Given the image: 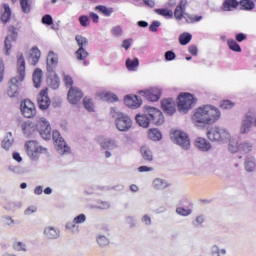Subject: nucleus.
<instances>
[{
    "mask_svg": "<svg viewBox=\"0 0 256 256\" xmlns=\"http://www.w3.org/2000/svg\"><path fill=\"white\" fill-rule=\"evenodd\" d=\"M220 119L221 110L211 104L196 108L192 116L194 125H214Z\"/></svg>",
    "mask_w": 256,
    "mask_h": 256,
    "instance_id": "1",
    "label": "nucleus"
},
{
    "mask_svg": "<svg viewBox=\"0 0 256 256\" xmlns=\"http://www.w3.org/2000/svg\"><path fill=\"white\" fill-rule=\"evenodd\" d=\"M136 122L140 127H144L145 129L149 127V125H163L165 122V118L163 117V112L159 109L151 106H147L145 108L144 114H137Z\"/></svg>",
    "mask_w": 256,
    "mask_h": 256,
    "instance_id": "2",
    "label": "nucleus"
},
{
    "mask_svg": "<svg viewBox=\"0 0 256 256\" xmlns=\"http://www.w3.org/2000/svg\"><path fill=\"white\" fill-rule=\"evenodd\" d=\"M17 74L18 76L12 78L9 83L7 95L10 97H17L19 94V83L25 79V57L21 52L17 54Z\"/></svg>",
    "mask_w": 256,
    "mask_h": 256,
    "instance_id": "3",
    "label": "nucleus"
},
{
    "mask_svg": "<svg viewBox=\"0 0 256 256\" xmlns=\"http://www.w3.org/2000/svg\"><path fill=\"white\" fill-rule=\"evenodd\" d=\"M207 137L210 141L216 143H228L231 139V133L224 127H214L207 132Z\"/></svg>",
    "mask_w": 256,
    "mask_h": 256,
    "instance_id": "4",
    "label": "nucleus"
},
{
    "mask_svg": "<svg viewBox=\"0 0 256 256\" xmlns=\"http://www.w3.org/2000/svg\"><path fill=\"white\" fill-rule=\"evenodd\" d=\"M197 100L191 93H180L178 96V110L180 113H187L189 109H193Z\"/></svg>",
    "mask_w": 256,
    "mask_h": 256,
    "instance_id": "5",
    "label": "nucleus"
},
{
    "mask_svg": "<svg viewBox=\"0 0 256 256\" xmlns=\"http://www.w3.org/2000/svg\"><path fill=\"white\" fill-rule=\"evenodd\" d=\"M171 140L176 145H179V147H181V149H183L184 151H189V149L191 148V140L189 139V135L184 131L175 130L171 134Z\"/></svg>",
    "mask_w": 256,
    "mask_h": 256,
    "instance_id": "6",
    "label": "nucleus"
},
{
    "mask_svg": "<svg viewBox=\"0 0 256 256\" xmlns=\"http://www.w3.org/2000/svg\"><path fill=\"white\" fill-rule=\"evenodd\" d=\"M75 41L79 47L78 50L75 52L76 58L78 59V61H85V59L89 57V52L85 50V47L89 45V40H87V38H85V36L83 35H76Z\"/></svg>",
    "mask_w": 256,
    "mask_h": 256,
    "instance_id": "7",
    "label": "nucleus"
},
{
    "mask_svg": "<svg viewBox=\"0 0 256 256\" xmlns=\"http://www.w3.org/2000/svg\"><path fill=\"white\" fill-rule=\"evenodd\" d=\"M25 149L28 157H30L32 161H37V159H39V155H41L43 151H47V149L39 146V143L35 140L26 142Z\"/></svg>",
    "mask_w": 256,
    "mask_h": 256,
    "instance_id": "8",
    "label": "nucleus"
},
{
    "mask_svg": "<svg viewBox=\"0 0 256 256\" xmlns=\"http://www.w3.org/2000/svg\"><path fill=\"white\" fill-rule=\"evenodd\" d=\"M52 139L55 143V148L60 155H69L71 153V148H69L63 137H61L59 131L54 130L52 132Z\"/></svg>",
    "mask_w": 256,
    "mask_h": 256,
    "instance_id": "9",
    "label": "nucleus"
},
{
    "mask_svg": "<svg viewBox=\"0 0 256 256\" xmlns=\"http://www.w3.org/2000/svg\"><path fill=\"white\" fill-rule=\"evenodd\" d=\"M38 132L45 141L51 139V124L45 118H40L37 123Z\"/></svg>",
    "mask_w": 256,
    "mask_h": 256,
    "instance_id": "10",
    "label": "nucleus"
},
{
    "mask_svg": "<svg viewBox=\"0 0 256 256\" xmlns=\"http://www.w3.org/2000/svg\"><path fill=\"white\" fill-rule=\"evenodd\" d=\"M115 127L118 131L126 133L133 127V120L127 114L115 120Z\"/></svg>",
    "mask_w": 256,
    "mask_h": 256,
    "instance_id": "11",
    "label": "nucleus"
},
{
    "mask_svg": "<svg viewBox=\"0 0 256 256\" xmlns=\"http://www.w3.org/2000/svg\"><path fill=\"white\" fill-rule=\"evenodd\" d=\"M254 121H255V114L248 112L244 116L242 123L240 125V135H247V133L251 131V128L254 125Z\"/></svg>",
    "mask_w": 256,
    "mask_h": 256,
    "instance_id": "12",
    "label": "nucleus"
},
{
    "mask_svg": "<svg viewBox=\"0 0 256 256\" xmlns=\"http://www.w3.org/2000/svg\"><path fill=\"white\" fill-rule=\"evenodd\" d=\"M21 113L27 119H31V117H35L37 114V110L35 109V104L31 102V100H24L20 105Z\"/></svg>",
    "mask_w": 256,
    "mask_h": 256,
    "instance_id": "13",
    "label": "nucleus"
},
{
    "mask_svg": "<svg viewBox=\"0 0 256 256\" xmlns=\"http://www.w3.org/2000/svg\"><path fill=\"white\" fill-rule=\"evenodd\" d=\"M139 95L145 97L147 101L155 102L161 99V89L154 87L149 90H140Z\"/></svg>",
    "mask_w": 256,
    "mask_h": 256,
    "instance_id": "14",
    "label": "nucleus"
},
{
    "mask_svg": "<svg viewBox=\"0 0 256 256\" xmlns=\"http://www.w3.org/2000/svg\"><path fill=\"white\" fill-rule=\"evenodd\" d=\"M45 239L56 241L61 237V230L55 226H46L43 230Z\"/></svg>",
    "mask_w": 256,
    "mask_h": 256,
    "instance_id": "15",
    "label": "nucleus"
},
{
    "mask_svg": "<svg viewBox=\"0 0 256 256\" xmlns=\"http://www.w3.org/2000/svg\"><path fill=\"white\" fill-rule=\"evenodd\" d=\"M83 99V92L77 87H71L68 91V101L72 105H77Z\"/></svg>",
    "mask_w": 256,
    "mask_h": 256,
    "instance_id": "16",
    "label": "nucleus"
},
{
    "mask_svg": "<svg viewBox=\"0 0 256 256\" xmlns=\"http://www.w3.org/2000/svg\"><path fill=\"white\" fill-rule=\"evenodd\" d=\"M124 103L131 109H139V107L143 105V100H141L137 95H127L124 98Z\"/></svg>",
    "mask_w": 256,
    "mask_h": 256,
    "instance_id": "17",
    "label": "nucleus"
},
{
    "mask_svg": "<svg viewBox=\"0 0 256 256\" xmlns=\"http://www.w3.org/2000/svg\"><path fill=\"white\" fill-rule=\"evenodd\" d=\"M49 105H51V99H49V96L47 95V89L41 90L38 96L39 109L46 111V109H49Z\"/></svg>",
    "mask_w": 256,
    "mask_h": 256,
    "instance_id": "18",
    "label": "nucleus"
},
{
    "mask_svg": "<svg viewBox=\"0 0 256 256\" xmlns=\"http://www.w3.org/2000/svg\"><path fill=\"white\" fill-rule=\"evenodd\" d=\"M21 129L25 137H31V135H34L35 132L38 130V127H37V124L28 120L21 124Z\"/></svg>",
    "mask_w": 256,
    "mask_h": 256,
    "instance_id": "19",
    "label": "nucleus"
},
{
    "mask_svg": "<svg viewBox=\"0 0 256 256\" xmlns=\"http://www.w3.org/2000/svg\"><path fill=\"white\" fill-rule=\"evenodd\" d=\"M59 63V57L54 52H49L47 57V71L48 73H55L57 64Z\"/></svg>",
    "mask_w": 256,
    "mask_h": 256,
    "instance_id": "20",
    "label": "nucleus"
},
{
    "mask_svg": "<svg viewBox=\"0 0 256 256\" xmlns=\"http://www.w3.org/2000/svg\"><path fill=\"white\" fill-rule=\"evenodd\" d=\"M162 109L167 115H173L176 111L173 98L164 99L161 102Z\"/></svg>",
    "mask_w": 256,
    "mask_h": 256,
    "instance_id": "21",
    "label": "nucleus"
},
{
    "mask_svg": "<svg viewBox=\"0 0 256 256\" xmlns=\"http://www.w3.org/2000/svg\"><path fill=\"white\" fill-rule=\"evenodd\" d=\"M11 32L10 35H8L5 39L4 45H5V55H10L9 50L11 49V41H17V28L12 27L9 29Z\"/></svg>",
    "mask_w": 256,
    "mask_h": 256,
    "instance_id": "22",
    "label": "nucleus"
},
{
    "mask_svg": "<svg viewBox=\"0 0 256 256\" xmlns=\"http://www.w3.org/2000/svg\"><path fill=\"white\" fill-rule=\"evenodd\" d=\"M194 145L196 148H198L199 151H202L203 153L210 151L211 149V143H209V141L203 137L196 138Z\"/></svg>",
    "mask_w": 256,
    "mask_h": 256,
    "instance_id": "23",
    "label": "nucleus"
},
{
    "mask_svg": "<svg viewBox=\"0 0 256 256\" xmlns=\"http://www.w3.org/2000/svg\"><path fill=\"white\" fill-rule=\"evenodd\" d=\"M185 9H187V0H181L174 10V17L177 21H181L183 18L185 19Z\"/></svg>",
    "mask_w": 256,
    "mask_h": 256,
    "instance_id": "24",
    "label": "nucleus"
},
{
    "mask_svg": "<svg viewBox=\"0 0 256 256\" xmlns=\"http://www.w3.org/2000/svg\"><path fill=\"white\" fill-rule=\"evenodd\" d=\"M102 149H106L107 151H113V149H117V141L111 138H103L99 141Z\"/></svg>",
    "mask_w": 256,
    "mask_h": 256,
    "instance_id": "25",
    "label": "nucleus"
},
{
    "mask_svg": "<svg viewBox=\"0 0 256 256\" xmlns=\"http://www.w3.org/2000/svg\"><path fill=\"white\" fill-rule=\"evenodd\" d=\"M152 187L156 189V191H163L169 187V182L161 178H155L152 182Z\"/></svg>",
    "mask_w": 256,
    "mask_h": 256,
    "instance_id": "26",
    "label": "nucleus"
},
{
    "mask_svg": "<svg viewBox=\"0 0 256 256\" xmlns=\"http://www.w3.org/2000/svg\"><path fill=\"white\" fill-rule=\"evenodd\" d=\"M39 59H41V51L37 47H33L29 56V63L31 65H37L39 63Z\"/></svg>",
    "mask_w": 256,
    "mask_h": 256,
    "instance_id": "27",
    "label": "nucleus"
},
{
    "mask_svg": "<svg viewBox=\"0 0 256 256\" xmlns=\"http://www.w3.org/2000/svg\"><path fill=\"white\" fill-rule=\"evenodd\" d=\"M32 79L34 87L36 89H39V87H41V81L43 79V71L40 68H36L33 73Z\"/></svg>",
    "mask_w": 256,
    "mask_h": 256,
    "instance_id": "28",
    "label": "nucleus"
},
{
    "mask_svg": "<svg viewBox=\"0 0 256 256\" xmlns=\"http://www.w3.org/2000/svg\"><path fill=\"white\" fill-rule=\"evenodd\" d=\"M239 7L237 0H225L222 4V11H235Z\"/></svg>",
    "mask_w": 256,
    "mask_h": 256,
    "instance_id": "29",
    "label": "nucleus"
},
{
    "mask_svg": "<svg viewBox=\"0 0 256 256\" xmlns=\"http://www.w3.org/2000/svg\"><path fill=\"white\" fill-rule=\"evenodd\" d=\"M256 167L255 157H247L244 161V169L247 173H253Z\"/></svg>",
    "mask_w": 256,
    "mask_h": 256,
    "instance_id": "30",
    "label": "nucleus"
},
{
    "mask_svg": "<svg viewBox=\"0 0 256 256\" xmlns=\"http://www.w3.org/2000/svg\"><path fill=\"white\" fill-rule=\"evenodd\" d=\"M227 249L219 247V245L214 244L210 247V256H226Z\"/></svg>",
    "mask_w": 256,
    "mask_h": 256,
    "instance_id": "31",
    "label": "nucleus"
},
{
    "mask_svg": "<svg viewBox=\"0 0 256 256\" xmlns=\"http://www.w3.org/2000/svg\"><path fill=\"white\" fill-rule=\"evenodd\" d=\"M2 23H9L11 20V8L9 7V4L3 5V11L0 17Z\"/></svg>",
    "mask_w": 256,
    "mask_h": 256,
    "instance_id": "32",
    "label": "nucleus"
},
{
    "mask_svg": "<svg viewBox=\"0 0 256 256\" xmlns=\"http://www.w3.org/2000/svg\"><path fill=\"white\" fill-rule=\"evenodd\" d=\"M14 141L13 134H11V132L7 133L6 137L2 140V149L9 151Z\"/></svg>",
    "mask_w": 256,
    "mask_h": 256,
    "instance_id": "33",
    "label": "nucleus"
},
{
    "mask_svg": "<svg viewBox=\"0 0 256 256\" xmlns=\"http://www.w3.org/2000/svg\"><path fill=\"white\" fill-rule=\"evenodd\" d=\"M137 67H139V58L126 59V68L128 69V71H137Z\"/></svg>",
    "mask_w": 256,
    "mask_h": 256,
    "instance_id": "34",
    "label": "nucleus"
},
{
    "mask_svg": "<svg viewBox=\"0 0 256 256\" xmlns=\"http://www.w3.org/2000/svg\"><path fill=\"white\" fill-rule=\"evenodd\" d=\"M239 5L241 6L242 11H253V9H255V2L252 0H241Z\"/></svg>",
    "mask_w": 256,
    "mask_h": 256,
    "instance_id": "35",
    "label": "nucleus"
},
{
    "mask_svg": "<svg viewBox=\"0 0 256 256\" xmlns=\"http://www.w3.org/2000/svg\"><path fill=\"white\" fill-rule=\"evenodd\" d=\"M239 151H242V153H251V151H253V143L247 140L240 143Z\"/></svg>",
    "mask_w": 256,
    "mask_h": 256,
    "instance_id": "36",
    "label": "nucleus"
},
{
    "mask_svg": "<svg viewBox=\"0 0 256 256\" xmlns=\"http://www.w3.org/2000/svg\"><path fill=\"white\" fill-rule=\"evenodd\" d=\"M141 153L145 161H153V152L151 151V148L142 146Z\"/></svg>",
    "mask_w": 256,
    "mask_h": 256,
    "instance_id": "37",
    "label": "nucleus"
},
{
    "mask_svg": "<svg viewBox=\"0 0 256 256\" xmlns=\"http://www.w3.org/2000/svg\"><path fill=\"white\" fill-rule=\"evenodd\" d=\"M191 39H193V35L189 32H184L179 36V43L180 45H189Z\"/></svg>",
    "mask_w": 256,
    "mask_h": 256,
    "instance_id": "38",
    "label": "nucleus"
},
{
    "mask_svg": "<svg viewBox=\"0 0 256 256\" xmlns=\"http://www.w3.org/2000/svg\"><path fill=\"white\" fill-rule=\"evenodd\" d=\"M228 141V150L230 151V153H237V151H239V142H237V139L231 138L230 135V139Z\"/></svg>",
    "mask_w": 256,
    "mask_h": 256,
    "instance_id": "39",
    "label": "nucleus"
},
{
    "mask_svg": "<svg viewBox=\"0 0 256 256\" xmlns=\"http://www.w3.org/2000/svg\"><path fill=\"white\" fill-rule=\"evenodd\" d=\"M184 19L186 20V23L193 24V23H199V21L203 20V16H197L192 14H184Z\"/></svg>",
    "mask_w": 256,
    "mask_h": 256,
    "instance_id": "40",
    "label": "nucleus"
},
{
    "mask_svg": "<svg viewBox=\"0 0 256 256\" xmlns=\"http://www.w3.org/2000/svg\"><path fill=\"white\" fill-rule=\"evenodd\" d=\"M148 137L152 141H161L163 136L161 135V132L158 129H150L148 131Z\"/></svg>",
    "mask_w": 256,
    "mask_h": 256,
    "instance_id": "41",
    "label": "nucleus"
},
{
    "mask_svg": "<svg viewBox=\"0 0 256 256\" xmlns=\"http://www.w3.org/2000/svg\"><path fill=\"white\" fill-rule=\"evenodd\" d=\"M227 45L231 51H234L235 53H241V45H239L237 41L233 39H228Z\"/></svg>",
    "mask_w": 256,
    "mask_h": 256,
    "instance_id": "42",
    "label": "nucleus"
},
{
    "mask_svg": "<svg viewBox=\"0 0 256 256\" xmlns=\"http://www.w3.org/2000/svg\"><path fill=\"white\" fill-rule=\"evenodd\" d=\"M95 11H99V13H102L105 17H111V13H113V8H107L103 5H98L95 7Z\"/></svg>",
    "mask_w": 256,
    "mask_h": 256,
    "instance_id": "43",
    "label": "nucleus"
},
{
    "mask_svg": "<svg viewBox=\"0 0 256 256\" xmlns=\"http://www.w3.org/2000/svg\"><path fill=\"white\" fill-rule=\"evenodd\" d=\"M47 83L51 89H59V77L57 75L49 76Z\"/></svg>",
    "mask_w": 256,
    "mask_h": 256,
    "instance_id": "44",
    "label": "nucleus"
},
{
    "mask_svg": "<svg viewBox=\"0 0 256 256\" xmlns=\"http://www.w3.org/2000/svg\"><path fill=\"white\" fill-rule=\"evenodd\" d=\"M205 223V215L200 214L198 215L193 221H192V225L193 227H195L196 229H199L201 227H203V224Z\"/></svg>",
    "mask_w": 256,
    "mask_h": 256,
    "instance_id": "45",
    "label": "nucleus"
},
{
    "mask_svg": "<svg viewBox=\"0 0 256 256\" xmlns=\"http://www.w3.org/2000/svg\"><path fill=\"white\" fill-rule=\"evenodd\" d=\"M83 105H84L85 109H87V111H89L90 113H93V111H95L93 99H91L89 97H85L83 99Z\"/></svg>",
    "mask_w": 256,
    "mask_h": 256,
    "instance_id": "46",
    "label": "nucleus"
},
{
    "mask_svg": "<svg viewBox=\"0 0 256 256\" xmlns=\"http://www.w3.org/2000/svg\"><path fill=\"white\" fill-rule=\"evenodd\" d=\"M110 33L112 37H116V38L123 37V28L121 27V25H116L111 28Z\"/></svg>",
    "mask_w": 256,
    "mask_h": 256,
    "instance_id": "47",
    "label": "nucleus"
},
{
    "mask_svg": "<svg viewBox=\"0 0 256 256\" xmlns=\"http://www.w3.org/2000/svg\"><path fill=\"white\" fill-rule=\"evenodd\" d=\"M97 243L100 247H107V245H109L110 241L107 236H105L103 234H98Z\"/></svg>",
    "mask_w": 256,
    "mask_h": 256,
    "instance_id": "48",
    "label": "nucleus"
},
{
    "mask_svg": "<svg viewBox=\"0 0 256 256\" xmlns=\"http://www.w3.org/2000/svg\"><path fill=\"white\" fill-rule=\"evenodd\" d=\"M23 13H31V0H20Z\"/></svg>",
    "mask_w": 256,
    "mask_h": 256,
    "instance_id": "49",
    "label": "nucleus"
},
{
    "mask_svg": "<svg viewBox=\"0 0 256 256\" xmlns=\"http://www.w3.org/2000/svg\"><path fill=\"white\" fill-rule=\"evenodd\" d=\"M65 228L71 231V233H79V226L75 223V220L66 223Z\"/></svg>",
    "mask_w": 256,
    "mask_h": 256,
    "instance_id": "50",
    "label": "nucleus"
},
{
    "mask_svg": "<svg viewBox=\"0 0 256 256\" xmlns=\"http://www.w3.org/2000/svg\"><path fill=\"white\" fill-rule=\"evenodd\" d=\"M177 215H180L181 217H189L191 215L192 211L191 209H185L183 207L176 208Z\"/></svg>",
    "mask_w": 256,
    "mask_h": 256,
    "instance_id": "51",
    "label": "nucleus"
},
{
    "mask_svg": "<svg viewBox=\"0 0 256 256\" xmlns=\"http://www.w3.org/2000/svg\"><path fill=\"white\" fill-rule=\"evenodd\" d=\"M221 109H233L235 107V102L231 100H223L220 104Z\"/></svg>",
    "mask_w": 256,
    "mask_h": 256,
    "instance_id": "52",
    "label": "nucleus"
},
{
    "mask_svg": "<svg viewBox=\"0 0 256 256\" xmlns=\"http://www.w3.org/2000/svg\"><path fill=\"white\" fill-rule=\"evenodd\" d=\"M81 27H89L90 19L87 15H82L78 18Z\"/></svg>",
    "mask_w": 256,
    "mask_h": 256,
    "instance_id": "53",
    "label": "nucleus"
},
{
    "mask_svg": "<svg viewBox=\"0 0 256 256\" xmlns=\"http://www.w3.org/2000/svg\"><path fill=\"white\" fill-rule=\"evenodd\" d=\"M158 15H162V17H169L170 19L173 17V11L169 9H158Z\"/></svg>",
    "mask_w": 256,
    "mask_h": 256,
    "instance_id": "54",
    "label": "nucleus"
},
{
    "mask_svg": "<svg viewBox=\"0 0 256 256\" xmlns=\"http://www.w3.org/2000/svg\"><path fill=\"white\" fill-rule=\"evenodd\" d=\"M13 247L15 251H23V252L27 251V244H25L24 242H15Z\"/></svg>",
    "mask_w": 256,
    "mask_h": 256,
    "instance_id": "55",
    "label": "nucleus"
},
{
    "mask_svg": "<svg viewBox=\"0 0 256 256\" xmlns=\"http://www.w3.org/2000/svg\"><path fill=\"white\" fill-rule=\"evenodd\" d=\"M110 115H111V117H113V119H115V121H117V119H119V117L123 116L124 114L121 113V112L119 111V109H117V108H115V107H112V108L110 109Z\"/></svg>",
    "mask_w": 256,
    "mask_h": 256,
    "instance_id": "56",
    "label": "nucleus"
},
{
    "mask_svg": "<svg viewBox=\"0 0 256 256\" xmlns=\"http://www.w3.org/2000/svg\"><path fill=\"white\" fill-rule=\"evenodd\" d=\"M177 54L172 50L166 51L164 54L165 61H175Z\"/></svg>",
    "mask_w": 256,
    "mask_h": 256,
    "instance_id": "57",
    "label": "nucleus"
},
{
    "mask_svg": "<svg viewBox=\"0 0 256 256\" xmlns=\"http://www.w3.org/2000/svg\"><path fill=\"white\" fill-rule=\"evenodd\" d=\"M73 221L76 223V225H81L87 221V216L85 214H79L73 219Z\"/></svg>",
    "mask_w": 256,
    "mask_h": 256,
    "instance_id": "58",
    "label": "nucleus"
},
{
    "mask_svg": "<svg viewBox=\"0 0 256 256\" xmlns=\"http://www.w3.org/2000/svg\"><path fill=\"white\" fill-rule=\"evenodd\" d=\"M111 207V204L106 201H98L97 204L94 206L95 209H109Z\"/></svg>",
    "mask_w": 256,
    "mask_h": 256,
    "instance_id": "59",
    "label": "nucleus"
},
{
    "mask_svg": "<svg viewBox=\"0 0 256 256\" xmlns=\"http://www.w3.org/2000/svg\"><path fill=\"white\" fill-rule=\"evenodd\" d=\"M159 27H161V23L155 20L150 24L149 31H151L152 33H157Z\"/></svg>",
    "mask_w": 256,
    "mask_h": 256,
    "instance_id": "60",
    "label": "nucleus"
},
{
    "mask_svg": "<svg viewBox=\"0 0 256 256\" xmlns=\"http://www.w3.org/2000/svg\"><path fill=\"white\" fill-rule=\"evenodd\" d=\"M42 23L43 25H53V17L49 14H45L43 17H42Z\"/></svg>",
    "mask_w": 256,
    "mask_h": 256,
    "instance_id": "61",
    "label": "nucleus"
},
{
    "mask_svg": "<svg viewBox=\"0 0 256 256\" xmlns=\"http://www.w3.org/2000/svg\"><path fill=\"white\" fill-rule=\"evenodd\" d=\"M105 99H107V101H111V103L115 102V101H119V98L117 97V95L111 93V92H107L104 95Z\"/></svg>",
    "mask_w": 256,
    "mask_h": 256,
    "instance_id": "62",
    "label": "nucleus"
},
{
    "mask_svg": "<svg viewBox=\"0 0 256 256\" xmlns=\"http://www.w3.org/2000/svg\"><path fill=\"white\" fill-rule=\"evenodd\" d=\"M63 81L66 87H73V78L67 74H63Z\"/></svg>",
    "mask_w": 256,
    "mask_h": 256,
    "instance_id": "63",
    "label": "nucleus"
},
{
    "mask_svg": "<svg viewBox=\"0 0 256 256\" xmlns=\"http://www.w3.org/2000/svg\"><path fill=\"white\" fill-rule=\"evenodd\" d=\"M126 223L130 225L131 228H133L137 225V219H135L133 216H127Z\"/></svg>",
    "mask_w": 256,
    "mask_h": 256,
    "instance_id": "64",
    "label": "nucleus"
}]
</instances>
